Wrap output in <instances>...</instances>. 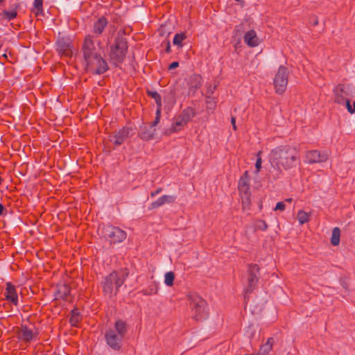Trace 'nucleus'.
Segmentation results:
<instances>
[{"instance_id":"43","label":"nucleus","mask_w":355,"mask_h":355,"mask_svg":"<svg viewBox=\"0 0 355 355\" xmlns=\"http://www.w3.org/2000/svg\"><path fill=\"white\" fill-rule=\"evenodd\" d=\"M165 51L167 53H169L171 52V43H170V41L169 40H167L166 42V49H165Z\"/></svg>"},{"instance_id":"48","label":"nucleus","mask_w":355,"mask_h":355,"mask_svg":"<svg viewBox=\"0 0 355 355\" xmlns=\"http://www.w3.org/2000/svg\"><path fill=\"white\" fill-rule=\"evenodd\" d=\"M286 201L287 202H291L292 201V198H288L286 200Z\"/></svg>"},{"instance_id":"44","label":"nucleus","mask_w":355,"mask_h":355,"mask_svg":"<svg viewBox=\"0 0 355 355\" xmlns=\"http://www.w3.org/2000/svg\"><path fill=\"white\" fill-rule=\"evenodd\" d=\"M179 66V63L178 62H173L172 63L170 64L169 67H168V69H175L177 68Z\"/></svg>"},{"instance_id":"39","label":"nucleus","mask_w":355,"mask_h":355,"mask_svg":"<svg viewBox=\"0 0 355 355\" xmlns=\"http://www.w3.org/2000/svg\"><path fill=\"white\" fill-rule=\"evenodd\" d=\"M345 103H346L347 111L351 114H354V110L349 99L345 100Z\"/></svg>"},{"instance_id":"29","label":"nucleus","mask_w":355,"mask_h":355,"mask_svg":"<svg viewBox=\"0 0 355 355\" xmlns=\"http://www.w3.org/2000/svg\"><path fill=\"white\" fill-rule=\"evenodd\" d=\"M340 230L338 227H334L332 230L331 243L334 246H337L340 243Z\"/></svg>"},{"instance_id":"34","label":"nucleus","mask_w":355,"mask_h":355,"mask_svg":"<svg viewBox=\"0 0 355 355\" xmlns=\"http://www.w3.org/2000/svg\"><path fill=\"white\" fill-rule=\"evenodd\" d=\"M175 274L173 272H168L165 274L164 283L168 286L173 285Z\"/></svg>"},{"instance_id":"30","label":"nucleus","mask_w":355,"mask_h":355,"mask_svg":"<svg viewBox=\"0 0 355 355\" xmlns=\"http://www.w3.org/2000/svg\"><path fill=\"white\" fill-rule=\"evenodd\" d=\"M81 317L77 309H73L71 312L69 322L72 326H77L80 321Z\"/></svg>"},{"instance_id":"41","label":"nucleus","mask_w":355,"mask_h":355,"mask_svg":"<svg viewBox=\"0 0 355 355\" xmlns=\"http://www.w3.org/2000/svg\"><path fill=\"white\" fill-rule=\"evenodd\" d=\"M261 157H258L257 161H256V164H255V168L257 169V171H260V168H261Z\"/></svg>"},{"instance_id":"27","label":"nucleus","mask_w":355,"mask_h":355,"mask_svg":"<svg viewBox=\"0 0 355 355\" xmlns=\"http://www.w3.org/2000/svg\"><path fill=\"white\" fill-rule=\"evenodd\" d=\"M241 199L243 211L248 210L251 205V193L239 195Z\"/></svg>"},{"instance_id":"26","label":"nucleus","mask_w":355,"mask_h":355,"mask_svg":"<svg viewBox=\"0 0 355 355\" xmlns=\"http://www.w3.org/2000/svg\"><path fill=\"white\" fill-rule=\"evenodd\" d=\"M32 12H33L36 17L44 15L43 0H34Z\"/></svg>"},{"instance_id":"31","label":"nucleus","mask_w":355,"mask_h":355,"mask_svg":"<svg viewBox=\"0 0 355 355\" xmlns=\"http://www.w3.org/2000/svg\"><path fill=\"white\" fill-rule=\"evenodd\" d=\"M297 220L300 225H303L310 220L311 213H307L303 210H300L297 213Z\"/></svg>"},{"instance_id":"15","label":"nucleus","mask_w":355,"mask_h":355,"mask_svg":"<svg viewBox=\"0 0 355 355\" xmlns=\"http://www.w3.org/2000/svg\"><path fill=\"white\" fill-rule=\"evenodd\" d=\"M132 129L130 127H123L117 132L110 136V140L114 141L116 146L123 144V142L129 137Z\"/></svg>"},{"instance_id":"14","label":"nucleus","mask_w":355,"mask_h":355,"mask_svg":"<svg viewBox=\"0 0 355 355\" xmlns=\"http://www.w3.org/2000/svg\"><path fill=\"white\" fill-rule=\"evenodd\" d=\"M305 159L306 162L312 164L326 162L328 159V155L320 153L319 150H311L306 152Z\"/></svg>"},{"instance_id":"6","label":"nucleus","mask_w":355,"mask_h":355,"mask_svg":"<svg viewBox=\"0 0 355 355\" xmlns=\"http://www.w3.org/2000/svg\"><path fill=\"white\" fill-rule=\"evenodd\" d=\"M125 279L123 275H120L116 271H113L105 277L102 283L104 295L110 298L115 296L119 292V288L124 283Z\"/></svg>"},{"instance_id":"20","label":"nucleus","mask_w":355,"mask_h":355,"mask_svg":"<svg viewBox=\"0 0 355 355\" xmlns=\"http://www.w3.org/2000/svg\"><path fill=\"white\" fill-rule=\"evenodd\" d=\"M175 199L176 197L175 196L163 195L150 204L149 209H157L164 204H172L175 202Z\"/></svg>"},{"instance_id":"36","label":"nucleus","mask_w":355,"mask_h":355,"mask_svg":"<svg viewBox=\"0 0 355 355\" xmlns=\"http://www.w3.org/2000/svg\"><path fill=\"white\" fill-rule=\"evenodd\" d=\"M162 109H157L155 120L151 123L150 127L155 128V127L159 123L161 119Z\"/></svg>"},{"instance_id":"13","label":"nucleus","mask_w":355,"mask_h":355,"mask_svg":"<svg viewBox=\"0 0 355 355\" xmlns=\"http://www.w3.org/2000/svg\"><path fill=\"white\" fill-rule=\"evenodd\" d=\"M56 50L62 56L71 57L72 55L71 41L69 38L60 37L56 42Z\"/></svg>"},{"instance_id":"7","label":"nucleus","mask_w":355,"mask_h":355,"mask_svg":"<svg viewBox=\"0 0 355 355\" xmlns=\"http://www.w3.org/2000/svg\"><path fill=\"white\" fill-rule=\"evenodd\" d=\"M196 111L191 107L184 109L182 112L175 116L174 121L169 130L170 132L175 133L180 131L196 116Z\"/></svg>"},{"instance_id":"28","label":"nucleus","mask_w":355,"mask_h":355,"mask_svg":"<svg viewBox=\"0 0 355 355\" xmlns=\"http://www.w3.org/2000/svg\"><path fill=\"white\" fill-rule=\"evenodd\" d=\"M146 93L149 97H151L152 98H153L155 100L156 105H157V109H162V97L159 95V94L158 92H157L156 91H150V90H148Z\"/></svg>"},{"instance_id":"1","label":"nucleus","mask_w":355,"mask_h":355,"mask_svg":"<svg viewBox=\"0 0 355 355\" xmlns=\"http://www.w3.org/2000/svg\"><path fill=\"white\" fill-rule=\"evenodd\" d=\"M271 166L282 173L295 168L300 162V150L291 145H281L272 149L269 154Z\"/></svg>"},{"instance_id":"45","label":"nucleus","mask_w":355,"mask_h":355,"mask_svg":"<svg viewBox=\"0 0 355 355\" xmlns=\"http://www.w3.org/2000/svg\"><path fill=\"white\" fill-rule=\"evenodd\" d=\"M231 123H232L233 129L234 130H236V119H235V117H232Z\"/></svg>"},{"instance_id":"23","label":"nucleus","mask_w":355,"mask_h":355,"mask_svg":"<svg viewBox=\"0 0 355 355\" xmlns=\"http://www.w3.org/2000/svg\"><path fill=\"white\" fill-rule=\"evenodd\" d=\"M155 133V128H152L151 127L148 128L146 126H144V128H141L139 136L141 139L148 141L154 138Z\"/></svg>"},{"instance_id":"24","label":"nucleus","mask_w":355,"mask_h":355,"mask_svg":"<svg viewBox=\"0 0 355 355\" xmlns=\"http://www.w3.org/2000/svg\"><path fill=\"white\" fill-rule=\"evenodd\" d=\"M274 344L273 338H269L267 342L261 346L258 355H267L272 350Z\"/></svg>"},{"instance_id":"2","label":"nucleus","mask_w":355,"mask_h":355,"mask_svg":"<svg viewBox=\"0 0 355 355\" xmlns=\"http://www.w3.org/2000/svg\"><path fill=\"white\" fill-rule=\"evenodd\" d=\"M128 332V325L122 320H117L114 328L110 329L105 334L106 343L114 351H120L123 346V340Z\"/></svg>"},{"instance_id":"33","label":"nucleus","mask_w":355,"mask_h":355,"mask_svg":"<svg viewBox=\"0 0 355 355\" xmlns=\"http://www.w3.org/2000/svg\"><path fill=\"white\" fill-rule=\"evenodd\" d=\"M205 103L207 110H213L216 107L217 101L214 97L207 96L205 99Z\"/></svg>"},{"instance_id":"4","label":"nucleus","mask_w":355,"mask_h":355,"mask_svg":"<svg viewBox=\"0 0 355 355\" xmlns=\"http://www.w3.org/2000/svg\"><path fill=\"white\" fill-rule=\"evenodd\" d=\"M102 51L103 46L101 40L94 39V35L91 34L85 37L81 46V53L85 62L101 55Z\"/></svg>"},{"instance_id":"38","label":"nucleus","mask_w":355,"mask_h":355,"mask_svg":"<svg viewBox=\"0 0 355 355\" xmlns=\"http://www.w3.org/2000/svg\"><path fill=\"white\" fill-rule=\"evenodd\" d=\"M285 208H286V205L283 202H279L277 203L274 210L275 211L280 210L282 211L285 210Z\"/></svg>"},{"instance_id":"49","label":"nucleus","mask_w":355,"mask_h":355,"mask_svg":"<svg viewBox=\"0 0 355 355\" xmlns=\"http://www.w3.org/2000/svg\"><path fill=\"white\" fill-rule=\"evenodd\" d=\"M3 1H4V0H0V3H1V2H3Z\"/></svg>"},{"instance_id":"32","label":"nucleus","mask_w":355,"mask_h":355,"mask_svg":"<svg viewBox=\"0 0 355 355\" xmlns=\"http://www.w3.org/2000/svg\"><path fill=\"white\" fill-rule=\"evenodd\" d=\"M187 39V35L184 33H176L174 36L173 43L174 45L178 46L179 48L182 47V42Z\"/></svg>"},{"instance_id":"3","label":"nucleus","mask_w":355,"mask_h":355,"mask_svg":"<svg viewBox=\"0 0 355 355\" xmlns=\"http://www.w3.org/2000/svg\"><path fill=\"white\" fill-rule=\"evenodd\" d=\"M187 297L192 319L196 322L205 320L209 315L207 302L196 293H189Z\"/></svg>"},{"instance_id":"11","label":"nucleus","mask_w":355,"mask_h":355,"mask_svg":"<svg viewBox=\"0 0 355 355\" xmlns=\"http://www.w3.org/2000/svg\"><path fill=\"white\" fill-rule=\"evenodd\" d=\"M85 67L87 71L96 75L103 74L109 69L108 64L101 54L85 62Z\"/></svg>"},{"instance_id":"5","label":"nucleus","mask_w":355,"mask_h":355,"mask_svg":"<svg viewBox=\"0 0 355 355\" xmlns=\"http://www.w3.org/2000/svg\"><path fill=\"white\" fill-rule=\"evenodd\" d=\"M128 48L126 39L121 35L116 36L110 48V58L114 64L117 66L123 62Z\"/></svg>"},{"instance_id":"18","label":"nucleus","mask_w":355,"mask_h":355,"mask_svg":"<svg viewBox=\"0 0 355 355\" xmlns=\"http://www.w3.org/2000/svg\"><path fill=\"white\" fill-rule=\"evenodd\" d=\"M5 300L17 306L18 304V295L15 286L11 282L6 284L4 292Z\"/></svg>"},{"instance_id":"21","label":"nucleus","mask_w":355,"mask_h":355,"mask_svg":"<svg viewBox=\"0 0 355 355\" xmlns=\"http://www.w3.org/2000/svg\"><path fill=\"white\" fill-rule=\"evenodd\" d=\"M71 292V288L69 284L62 283L57 285L55 293L56 298L67 300Z\"/></svg>"},{"instance_id":"35","label":"nucleus","mask_w":355,"mask_h":355,"mask_svg":"<svg viewBox=\"0 0 355 355\" xmlns=\"http://www.w3.org/2000/svg\"><path fill=\"white\" fill-rule=\"evenodd\" d=\"M17 15V12L16 10L12 11H8V10H3V17L8 20H11L15 18Z\"/></svg>"},{"instance_id":"46","label":"nucleus","mask_w":355,"mask_h":355,"mask_svg":"<svg viewBox=\"0 0 355 355\" xmlns=\"http://www.w3.org/2000/svg\"><path fill=\"white\" fill-rule=\"evenodd\" d=\"M3 211H6V209L3 205L0 203V216H1L3 214Z\"/></svg>"},{"instance_id":"42","label":"nucleus","mask_w":355,"mask_h":355,"mask_svg":"<svg viewBox=\"0 0 355 355\" xmlns=\"http://www.w3.org/2000/svg\"><path fill=\"white\" fill-rule=\"evenodd\" d=\"M162 191V187H159L157 188L155 191H153L150 193V196L153 198V197H155V196L158 195L159 193H160Z\"/></svg>"},{"instance_id":"25","label":"nucleus","mask_w":355,"mask_h":355,"mask_svg":"<svg viewBox=\"0 0 355 355\" xmlns=\"http://www.w3.org/2000/svg\"><path fill=\"white\" fill-rule=\"evenodd\" d=\"M158 292V284L155 282H152L147 288L143 289L141 293L144 295H152Z\"/></svg>"},{"instance_id":"22","label":"nucleus","mask_w":355,"mask_h":355,"mask_svg":"<svg viewBox=\"0 0 355 355\" xmlns=\"http://www.w3.org/2000/svg\"><path fill=\"white\" fill-rule=\"evenodd\" d=\"M244 41L250 47H255L259 44V39L254 30H250L245 34Z\"/></svg>"},{"instance_id":"12","label":"nucleus","mask_w":355,"mask_h":355,"mask_svg":"<svg viewBox=\"0 0 355 355\" xmlns=\"http://www.w3.org/2000/svg\"><path fill=\"white\" fill-rule=\"evenodd\" d=\"M352 87L350 84L340 83L333 89L334 102L338 104H343L347 97L352 94Z\"/></svg>"},{"instance_id":"17","label":"nucleus","mask_w":355,"mask_h":355,"mask_svg":"<svg viewBox=\"0 0 355 355\" xmlns=\"http://www.w3.org/2000/svg\"><path fill=\"white\" fill-rule=\"evenodd\" d=\"M17 335L19 339L25 343H29L37 336V333L26 325H21L17 332Z\"/></svg>"},{"instance_id":"10","label":"nucleus","mask_w":355,"mask_h":355,"mask_svg":"<svg viewBox=\"0 0 355 355\" xmlns=\"http://www.w3.org/2000/svg\"><path fill=\"white\" fill-rule=\"evenodd\" d=\"M260 267L258 264L250 263L248 266V287L245 289V299L257 287L259 280Z\"/></svg>"},{"instance_id":"8","label":"nucleus","mask_w":355,"mask_h":355,"mask_svg":"<svg viewBox=\"0 0 355 355\" xmlns=\"http://www.w3.org/2000/svg\"><path fill=\"white\" fill-rule=\"evenodd\" d=\"M289 71L287 67L280 66L273 79V85L275 93L282 95L287 87Z\"/></svg>"},{"instance_id":"40","label":"nucleus","mask_w":355,"mask_h":355,"mask_svg":"<svg viewBox=\"0 0 355 355\" xmlns=\"http://www.w3.org/2000/svg\"><path fill=\"white\" fill-rule=\"evenodd\" d=\"M310 23H311L313 26H316L319 23L318 17L313 16L312 17H311Z\"/></svg>"},{"instance_id":"16","label":"nucleus","mask_w":355,"mask_h":355,"mask_svg":"<svg viewBox=\"0 0 355 355\" xmlns=\"http://www.w3.org/2000/svg\"><path fill=\"white\" fill-rule=\"evenodd\" d=\"M107 24L108 20L104 16H101L94 21L92 25V35H94V39H96L103 34Z\"/></svg>"},{"instance_id":"9","label":"nucleus","mask_w":355,"mask_h":355,"mask_svg":"<svg viewBox=\"0 0 355 355\" xmlns=\"http://www.w3.org/2000/svg\"><path fill=\"white\" fill-rule=\"evenodd\" d=\"M101 234L111 243H121L126 239V232L118 227L107 225L102 228Z\"/></svg>"},{"instance_id":"37","label":"nucleus","mask_w":355,"mask_h":355,"mask_svg":"<svg viewBox=\"0 0 355 355\" xmlns=\"http://www.w3.org/2000/svg\"><path fill=\"white\" fill-rule=\"evenodd\" d=\"M255 228L257 229V230L265 231L268 228V225L266 224L265 220H258L256 221Z\"/></svg>"},{"instance_id":"19","label":"nucleus","mask_w":355,"mask_h":355,"mask_svg":"<svg viewBox=\"0 0 355 355\" xmlns=\"http://www.w3.org/2000/svg\"><path fill=\"white\" fill-rule=\"evenodd\" d=\"M250 178L248 171H245L244 173L241 175L239 180L238 184V189L239 192V195L243 193H250Z\"/></svg>"},{"instance_id":"47","label":"nucleus","mask_w":355,"mask_h":355,"mask_svg":"<svg viewBox=\"0 0 355 355\" xmlns=\"http://www.w3.org/2000/svg\"><path fill=\"white\" fill-rule=\"evenodd\" d=\"M352 108H353V110H354V113H355V101H354V103H353V107H352Z\"/></svg>"}]
</instances>
